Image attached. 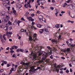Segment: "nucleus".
I'll return each instance as SVG.
<instances>
[{"mask_svg": "<svg viewBox=\"0 0 75 75\" xmlns=\"http://www.w3.org/2000/svg\"><path fill=\"white\" fill-rule=\"evenodd\" d=\"M31 54L32 57L33 56L34 59H35L36 60H38V59L40 60V59H41V55H42V54L41 53H39L38 57H37V54L33 52H31Z\"/></svg>", "mask_w": 75, "mask_h": 75, "instance_id": "nucleus-1", "label": "nucleus"}, {"mask_svg": "<svg viewBox=\"0 0 75 75\" xmlns=\"http://www.w3.org/2000/svg\"><path fill=\"white\" fill-rule=\"evenodd\" d=\"M43 57H42V60H40L38 61L39 63H42L44 62L45 60L47 59V57H48L49 55H48V53L45 52L43 54Z\"/></svg>", "mask_w": 75, "mask_h": 75, "instance_id": "nucleus-2", "label": "nucleus"}, {"mask_svg": "<svg viewBox=\"0 0 75 75\" xmlns=\"http://www.w3.org/2000/svg\"><path fill=\"white\" fill-rule=\"evenodd\" d=\"M41 69V67H38L37 69H35L34 67H32L30 68V70L29 71L30 72L31 74H34L36 72V71L38 69Z\"/></svg>", "mask_w": 75, "mask_h": 75, "instance_id": "nucleus-3", "label": "nucleus"}, {"mask_svg": "<svg viewBox=\"0 0 75 75\" xmlns=\"http://www.w3.org/2000/svg\"><path fill=\"white\" fill-rule=\"evenodd\" d=\"M53 50V48H51L50 47V48L49 50H47V52H45L46 53H48V55H51V54H52V52H54Z\"/></svg>", "mask_w": 75, "mask_h": 75, "instance_id": "nucleus-4", "label": "nucleus"}, {"mask_svg": "<svg viewBox=\"0 0 75 75\" xmlns=\"http://www.w3.org/2000/svg\"><path fill=\"white\" fill-rule=\"evenodd\" d=\"M39 20L41 22L44 21V22H46V21L45 18H43V16H42L40 15L38 17Z\"/></svg>", "mask_w": 75, "mask_h": 75, "instance_id": "nucleus-5", "label": "nucleus"}, {"mask_svg": "<svg viewBox=\"0 0 75 75\" xmlns=\"http://www.w3.org/2000/svg\"><path fill=\"white\" fill-rule=\"evenodd\" d=\"M72 50H73V48H72L70 47L69 48H67L66 50V55H67V54H68V53H70L71 51Z\"/></svg>", "mask_w": 75, "mask_h": 75, "instance_id": "nucleus-6", "label": "nucleus"}, {"mask_svg": "<svg viewBox=\"0 0 75 75\" xmlns=\"http://www.w3.org/2000/svg\"><path fill=\"white\" fill-rule=\"evenodd\" d=\"M61 67H62V66L60 65L57 66V67H56L55 68V70L57 71V72L58 73V72H59V68H60Z\"/></svg>", "mask_w": 75, "mask_h": 75, "instance_id": "nucleus-7", "label": "nucleus"}, {"mask_svg": "<svg viewBox=\"0 0 75 75\" xmlns=\"http://www.w3.org/2000/svg\"><path fill=\"white\" fill-rule=\"evenodd\" d=\"M35 51H37V52H40L41 51V50L39 49V47H38V46H37L35 47Z\"/></svg>", "mask_w": 75, "mask_h": 75, "instance_id": "nucleus-8", "label": "nucleus"}, {"mask_svg": "<svg viewBox=\"0 0 75 75\" xmlns=\"http://www.w3.org/2000/svg\"><path fill=\"white\" fill-rule=\"evenodd\" d=\"M37 34H34L33 35V41H35L36 40H37V37H36Z\"/></svg>", "mask_w": 75, "mask_h": 75, "instance_id": "nucleus-9", "label": "nucleus"}, {"mask_svg": "<svg viewBox=\"0 0 75 75\" xmlns=\"http://www.w3.org/2000/svg\"><path fill=\"white\" fill-rule=\"evenodd\" d=\"M66 43H67V45L69 47H74V46H75V45H71V44L69 43L68 42V41L67 42L66 41Z\"/></svg>", "mask_w": 75, "mask_h": 75, "instance_id": "nucleus-10", "label": "nucleus"}, {"mask_svg": "<svg viewBox=\"0 0 75 75\" xmlns=\"http://www.w3.org/2000/svg\"><path fill=\"white\" fill-rule=\"evenodd\" d=\"M17 52H18L20 51V52H23V51H24V50H23V49H18L16 50Z\"/></svg>", "mask_w": 75, "mask_h": 75, "instance_id": "nucleus-11", "label": "nucleus"}, {"mask_svg": "<svg viewBox=\"0 0 75 75\" xmlns=\"http://www.w3.org/2000/svg\"><path fill=\"white\" fill-rule=\"evenodd\" d=\"M46 61L47 62V63L48 64H50V63H51V62L50 60V59H46Z\"/></svg>", "mask_w": 75, "mask_h": 75, "instance_id": "nucleus-12", "label": "nucleus"}, {"mask_svg": "<svg viewBox=\"0 0 75 75\" xmlns=\"http://www.w3.org/2000/svg\"><path fill=\"white\" fill-rule=\"evenodd\" d=\"M8 26H5L4 28V30H5V31H7V30H8Z\"/></svg>", "mask_w": 75, "mask_h": 75, "instance_id": "nucleus-13", "label": "nucleus"}, {"mask_svg": "<svg viewBox=\"0 0 75 75\" xmlns=\"http://www.w3.org/2000/svg\"><path fill=\"white\" fill-rule=\"evenodd\" d=\"M52 41L53 42V43L54 44H57V40H52Z\"/></svg>", "mask_w": 75, "mask_h": 75, "instance_id": "nucleus-14", "label": "nucleus"}, {"mask_svg": "<svg viewBox=\"0 0 75 75\" xmlns=\"http://www.w3.org/2000/svg\"><path fill=\"white\" fill-rule=\"evenodd\" d=\"M5 1L6 3L8 4V5H9V4H10V1L9 0H6Z\"/></svg>", "mask_w": 75, "mask_h": 75, "instance_id": "nucleus-15", "label": "nucleus"}, {"mask_svg": "<svg viewBox=\"0 0 75 75\" xmlns=\"http://www.w3.org/2000/svg\"><path fill=\"white\" fill-rule=\"evenodd\" d=\"M55 26V27H56L57 28H59V27H60V25L59 24H56Z\"/></svg>", "mask_w": 75, "mask_h": 75, "instance_id": "nucleus-16", "label": "nucleus"}, {"mask_svg": "<svg viewBox=\"0 0 75 75\" xmlns=\"http://www.w3.org/2000/svg\"><path fill=\"white\" fill-rule=\"evenodd\" d=\"M61 50L62 51V52H64L66 54V50L65 49H61Z\"/></svg>", "mask_w": 75, "mask_h": 75, "instance_id": "nucleus-17", "label": "nucleus"}, {"mask_svg": "<svg viewBox=\"0 0 75 75\" xmlns=\"http://www.w3.org/2000/svg\"><path fill=\"white\" fill-rule=\"evenodd\" d=\"M58 10H56V12L55 13V15H56V16H57V15L58 14Z\"/></svg>", "mask_w": 75, "mask_h": 75, "instance_id": "nucleus-18", "label": "nucleus"}, {"mask_svg": "<svg viewBox=\"0 0 75 75\" xmlns=\"http://www.w3.org/2000/svg\"><path fill=\"white\" fill-rule=\"evenodd\" d=\"M37 27L39 28H41V25L38 24L37 25Z\"/></svg>", "mask_w": 75, "mask_h": 75, "instance_id": "nucleus-19", "label": "nucleus"}, {"mask_svg": "<svg viewBox=\"0 0 75 75\" xmlns=\"http://www.w3.org/2000/svg\"><path fill=\"white\" fill-rule=\"evenodd\" d=\"M29 40L30 41H33V39H32V37L30 36H29Z\"/></svg>", "mask_w": 75, "mask_h": 75, "instance_id": "nucleus-20", "label": "nucleus"}, {"mask_svg": "<svg viewBox=\"0 0 75 75\" xmlns=\"http://www.w3.org/2000/svg\"><path fill=\"white\" fill-rule=\"evenodd\" d=\"M13 13H14V14H15V15H17V13H16V11L15 10H13Z\"/></svg>", "mask_w": 75, "mask_h": 75, "instance_id": "nucleus-21", "label": "nucleus"}, {"mask_svg": "<svg viewBox=\"0 0 75 75\" xmlns=\"http://www.w3.org/2000/svg\"><path fill=\"white\" fill-rule=\"evenodd\" d=\"M40 51H41V50H42V49H44V47H42V46H40Z\"/></svg>", "mask_w": 75, "mask_h": 75, "instance_id": "nucleus-22", "label": "nucleus"}, {"mask_svg": "<svg viewBox=\"0 0 75 75\" xmlns=\"http://www.w3.org/2000/svg\"><path fill=\"white\" fill-rule=\"evenodd\" d=\"M69 7L70 8H71H71H72L73 9L74 8V6H73L72 5H70Z\"/></svg>", "mask_w": 75, "mask_h": 75, "instance_id": "nucleus-23", "label": "nucleus"}, {"mask_svg": "<svg viewBox=\"0 0 75 75\" xmlns=\"http://www.w3.org/2000/svg\"><path fill=\"white\" fill-rule=\"evenodd\" d=\"M32 19V17H27V19H29V21H30V20H31L30 19Z\"/></svg>", "mask_w": 75, "mask_h": 75, "instance_id": "nucleus-24", "label": "nucleus"}, {"mask_svg": "<svg viewBox=\"0 0 75 75\" xmlns=\"http://www.w3.org/2000/svg\"><path fill=\"white\" fill-rule=\"evenodd\" d=\"M25 7L26 8H28V4H25Z\"/></svg>", "mask_w": 75, "mask_h": 75, "instance_id": "nucleus-25", "label": "nucleus"}, {"mask_svg": "<svg viewBox=\"0 0 75 75\" xmlns=\"http://www.w3.org/2000/svg\"><path fill=\"white\" fill-rule=\"evenodd\" d=\"M4 71V69H1L0 70V73H2V72H3Z\"/></svg>", "mask_w": 75, "mask_h": 75, "instance_id": "nucleus-26", "label": "nucleus"}, {"mask_svg": "<svg viewBox=\"0 0 75 75\" xmlns=\"http://www.w3.org/2000/svg\"><path fill=\"white\" fill-rule=\"evenodd\" d=\"M6 18L7 20H8L10 18V16H6Z\"/></svg>", "mask_w": 75, "mask_h": 75, "instance_id": "nucleus-27", "label": "nucleus"}, {"mask_svg": "<svg viewBox=\"0 0 75 75\" xmlns=\"http://www.w3.org/2000/svg\"><path fill=\"white\" fill-rule=\"evenodd\" d=\"M8 23L9 25H11V23L10 22V21H9L8 22Z\"/></svg>", "mask_w": 75, "mask_h": 75, "instance_id": "nucleus-28", "label": "nucleus"}, {"mask_svg": "<svg viewBox=\"0 0 75 75\" xmlns=\"http://www.w3.org/2000/svg\"><path fill=\"white\" fill-rule=\"evenodd\" d=\"M28 65H29V63H27L25 64V66L28 67Z\"/></svg>", "mask_w": 75, "mask_h": 75, "instance_id": "nucleus-29", "label": "nucleus"}, {"mask_svg": "<svg viewBox=\"0 0 75 75\" xmlns=\"http://www.w3.org/2000/svg\"><path fill=\"white\" fill-rule=\"evenodd\" d=\"M6 36H8L9 35V32H6Z\"/></svg>", "mask_w": 75, "mask_h": 75, "instance_id": "nucleus-30", "label": "nucleus"}, {"mask_svg": "<svg viewBox=\"0 0 75 75\" xmlns=\"http://www.w3.org/2000/svg\"><path fill=\"white\" fill-rule=\"evenodd\" d=\"M59 2L60 1V3H62V2L63 1H64V0H58Z\"/></svg>", "mask_w": 75, "mask_h": 75, "instance_id": "nucleus-31", "label": "nucleus"}, {"mask_svg": "<svg viewBox=\"0 0 75 75\" xmlns=\"http://www.w3.org/2000/svg\"><path fill=\"white\" fill-rule=\"evenodd\" d=\"M21 23V21H19L18 22H17V24L18 25V26H19V24Z\"/></svg>", "mask_w": 75, "mask_h": 75, "instance_id": "nucleus-32", "label": "nucleus"}, {"mask_svg": "<svg viewBox=\"0 0 75 75\" xmlns=\"http://www.w3.org/2000/svg\"><path fill=\"white\" fill-rule=\"evenodd\" d=\"M45 31L47 33V32H48V30L47 29H45Z\"/></svg>", "mask_w": 75, "mask_h": 75, "instance_id": "nucleus-33", "label": "nucleus"}, {"mask_svg": "<svg viewBox=\"0 0 75 75\" xmlns=\"http://www.w3.org/2000/svg\"><path fill=\"white\" fill-rule=\"evenodd\" d=\"M50 58H51V59H53V56L52 55H51L50 57Z\"/></svg>", "mask_w": 75, "mask_h": 75, "instance_id": "nucleus-34", "label": "nucleus"}, {"mask_svg": "<svg viewBox=\"0 0 75 75\" xmlns=\"http://www.w3.org/2000/svg\"><path fill=\"white\" fill-rule=\"evenodd\" d=\"M61 35H60L59 36V38H58V39H59V40H61Z\"/></svg>", "mask_w": 75, "mask_h": 75, "instance_id": "nucleus-35", "label": "nucleus"}, {"mask_svg": "<svg viewBox=\"0 0 75 75\" xmlns=\"http://www.w3.org/2000/svg\"><path fill=\"white\" fill-rule=\"evenodd\" d=\"M29 14V12H27L26 13V16H27Z\"/></svg>", "mask_w": 75, "mask_h": 75, "instance_id": "nucleus-36", "label": "nucleus"}, {"mask_svg": "<svg viewBox=\"0 0 75 75\" xmlns=\"http://www.w3.org/2000/svg\"><path fill=\"white\" fill-rule=\"evenodd\" d=\"M47 48H48V50H49L50 48V46H47Z\"/></svg>", "mask_w": 75, "mask_h": 75, "instance_id": "nucleus-37", "label": "nucleus"}, {"mask_svg": "<svg viewBox=\"0 0 75 75\" xmlns=\"http://www.w3.org/2000/svg\"><path fill=\"white\" fill-rule=\"evenodd\" d=\"M12 34H13V33L12 32L10 31L9 32V34H10V35H11Z\"/></svg>", "mask_w": 75, "mask_h": 75, "instance_id": "nucleus-38", "label": "nucleus"}, {"mask_svg": "<svg viewBox=\"0 0 75 75\" xmlns=\"http://www.w3.org/2000/svg\"><path fill=\"white\" fill-rule=\"evenodd\" d=\"M16 54H13V55L12 56V57H13V58H14V57H16Z\"/></svg>", "mask_w": 75, "mask_h": 75, "instance_id": "nucleus-39", "label": "nucleus"}, {"mask_svg": "<svg viewBox=\"0 0 75 75\" xmlns=\"http://www.w3.org/2000/svg\"><path fill=\"white\" fill-rule=\"evenodd\" d=\"M37 13H38V14H40L41 12L39 11H38L37 12Z\"/></svg>", "mask_w": 75, "mask_h": 75, "instance_id": "nucleus-40", "label": "nucleus"}, {"mask_svg": "<svg viewBox=\"0 0 75 75\" xmlns=\"http://www.w3.org/2000/svg\"><path fill=\"white\" fill-rule=\"evenodd\" d=\"M43 62V64H48V63L46 61H45V62Z\"/></svg>", "mask_w": 75, "mask_h": 75, "instance_id": "nucleus-41", "label": "nucleus"}, {"mask_svg": "<svg viewBox=\"0 0 75 75\" xmlns=\"http://www.w3.org/2000/svg\"><path fill=\"white\" fill-rule=\"evenodd\" d=\"M10 52L11 53H13V52H14V50H11Z\"/></svg>", "mask_w": 75, "mask_h": 75, "instance_id": "nucleus-42", "label": "nucleus"}, {"mask_svg": "<svg viewBox=\"0 0 75 75\" xmlns=\"http://www.w3.org/2000/svg\"><path fill=\"white\" fill-rule=\"evenodd\" d=\"M69 71L68 69H67L66 71V73H69Z\"/></svg>", "mask_w": 75, "mask_h": 75, "instance_id": "nucleus-43", "label": "nucleus"}, {"mask_svg": "<svg viewBox=\"0 0 75 75\" xmlns=\"http://www.w3.org/2000/svg\"><path fill=\"white\" fill-rule=\"evenodd\" d=\"M35 16V14H34V13L31 14V16L32 17H33V16Z\"/></svg>", "mask_w": 75, "mask_h": 75, "instance_id": "nucleus-44", "label": "nucleus"}, {"mask_svg": "<svg viewBox=\"0 0 75 75\" xmlns=\"http://www.w3.org/2000/svg\"><path fill=\"white\" fill-rule=\"evenodd\" d=\"M50 8L52 10H53L54 9V8L53 7H50Z\"/></svg>", "mask_w": 75, "mask_h": 75, "instance_id": "nucleus-45", "label": "nucleus"}, {"mask_svg": "<svg viewBox=\"0 0 75 75\" xmlns=\"http://www.w3.org/2000/svg\"><path fill=\"white\" fill-rule=\"evenodd\" d=\"M0 15H1V16H5V14H3V13H1Z\"/></svg>", "mask_w": 75, "mask_h": 75, "instance_id": "nucleus-46", "label": "nucleus"}, {"mask_svg": "<svg viewBox=\"0 0 75 75\" xmlns=\"http://www.w3.org/2000/svg\"><path fill=\"white\" fill-rule=\"evenodd\" d=\"M16 21L14 22V24H15V25H16V24H17V22H16V20H15Z\"/></svg>", "mask_w": 75, "mask_h": 75, "instance_id": "nucleus-47", "label": "nucleus"}, {"mask_svg": "<svg viewBox=\"0 0 75 75\" xmlns=\"http://www.w3.org/2000/svg\"><path fill=\"white\" fill-rule=\"evenodd\" d=\"M10 72L9 73L8 75H10V74H11V73H12V70H10Z\"/></svg>", "mask_w": 75, "mask_h": 75, "instance_id": "nucleus-48", "label": "nucleus"}, {"mask_svg": "<svg viewBox=\"0 0 75 75\" xmlns=\"http://www.w3.org/2000/svg\"><path fill=\"white\" fill-rule=\"evenodd\" d=\"M0 38L1 39H2V35L1 34H0Z\"/></svg>", "mask_w": 75, "mask_h": 75, "instance_id": "nucleus-49", "label": "nucleus"}, {"mask_svg": "<svg viewBox=\"0 0 75 75\" xmlns=\"http://www.w3.org/2000/svg\"><path fill=\"white\" fill-rule=\"evenodd\" d=\"M24 30L23 29H22L21 30V32H22V33L23 32H24Z\"/></svg>", "mask_w": 75, "mask_h": 75, "instance_id": "nucleus-50", "label": "nucleus"}, {"mask_svg": "<svg viewBox=\"0 0 75 75\" xmlns=\"http://www.w3.org/2000/svg\"><path fill=\"white\" fill-rule=\"evenodd\" d=\"M42 3H45V1L44 0H42Z\"/></svg>", "mask_w": 75, "mask_h": 75, "instance_id": "nucleus-51", "label": "nucleus"}, {"mask_svg": "<svg viewBox=\"0 0 75 75\" xmlns=\"http://www.w3.org/2000/svg\"><path fill=\"white\" fill-rule=\"evenodd\" d=\"M10 64H7V67H10Z\"/></svg>", "mask_w": 75, "mask_h": 75, "instance_id": "nucleus-52", "label": "nucleus"}, {"mask_svg": "<svg viewBox=\"0 0 75 75\" xmlns=\"http://www.w3.org/2000/svg\"><path fill=\"white\" fill-rule=\"evenodd\" d=\"M13 47H15V49H16L17 48V46H13Z\"/></svg>", "mask_w": 75, "mask_h": 75, "instance_id": "nucleus-53", "label": "nucleus"}, {"mask_svg": "<svg viewBox=\"0 0 75 75\" xmlns=\"http://www.w3.org/2000/svg\"><path fill=\"white\" fill-rule=\"evenodd\" d=\"M61 58L62 59H65V57H61Z\"/></svg>", "mask_w": 75, "mask_h": 75, "instance_id": "nucleus-54", "label": "nucleus"}, {"mask_svg": "<svg viewBox=\"0 0 75 75\" xmlns=\"http://www.w3.org/2000/svg\"><path fill=\"white\" fill-rule=\"evenodd\" d=\"M41 7L42 8H43V9H44V8H45L44 6H41Z\"/></svg>", "mask_w": 75, "mask_h": 75, "instance_id": "nucleus-55", "label": "nucleus"}, {"mask_svg": "<svg viewBox=\"0 0 75 75\" xmlns=\"http://www.w3.org/2000/svg\"><path fill=\"white\" fill-rule=\"evenodd\" d=\"M19 70H18V72H21V69H19Z\"/></svg>", "mask_w": 75, "mask_h": 75, "instance_id": "nucleus-56", "label": "nucleus"}, {"mask_svg": "<svg viewBox=\"0 0 75 75\" xmlns=\"http://www.w3.org/2000/svg\"><path fill=\"white\" fill-rule=\"evenodd\" d=\"M21 20H23V21H25V20H24L23 18H21Z\"/></svg>", "mask_w": 75, "mask_h": 75, "instance_id": "nucleus-57", "label": "nucleus"}, {"mask_svg": "<svg viewBox=\"0 0 75 75\" xmlns=\"http://www.w3.org/2000/svg\"><path fill=\"white\" fill-rule=\"evenodd\" d=\"M34 19H32H32H31V21L32 22H33V21H34Z\"/></svg>", "mask_w": 75, "mask_h": 75, "instance_id": "nucleus-58", "label": "nucleus"}, {"mask_svg": "<svg viewBox=\"0 0 75 75\" xmlns=\"http://www.w3.org/2000/svg\"><path fill=\"white\" fill-rule=\"evenodd\" d=\"M12 29V26H10L9 27V30H11Z\"/></svg>", "mask_w": 75, "mask_h": 75, "instance_id": "nucleus-59", "label": "nucleus"}, {"mask_svg": "<svg viewBox=\"0 0 75 75\" xmlns=\"http://www.w3.org/2000/svg\"><path fill=\"white\" fill-rule=\"evenodd\" d=\"M1 41L2 42V43H3V42H4V39H2L1 40Z\"/></svg>", "mask_w": 75, "mask_h": 75, "instance_id": "nucleus-60", "label": "nucleus"}, {"mask_svg": "<svg viewBox=\"0 0 75 75\" xmlns=\"http://www.w3.org/2000/svg\"><path fill=\"white\" fill-rule=\"evenodd\" d=\"M52 51H55V48L54 47H53V50Z\"/></svg>", "mask_w": 75, "mask_h": 75, "instance_id": "nucleus-61", "label": "nucleus"}, {"mask_svg": "<svg viewBox=\"0 0 75 75\" xmlns=\"http://www.w3.org/2000/svg\"><path fill=\"white\" fill-rule=\"evenodd\" d=\"M10 7L9 6L8 7V10H10Z\"/></svg>", "mask_w": 75, "mask_h": 75, "instance_id": "nucleus-62", "label": "nucleus"}, {"mask_svg": "<svg viewBox=\"0 0 75 75\" xmlns=\"http://www.w3.org/2000/svg\"><path fill=\"white\" fill-rule=\"evenodd\" d=\"M2 13H3V14H5V11H2Z\"/></svg>", "mask_w": 75, "mask_h": 75, "instance_id": "nucleus-63", "label": "nucleus"}, {"mask_svg": "<svg viewBox=\"0 0 75 75\" xmlns=\"http://www.w3.org/2000/svg\"><path fill=\"white\" fill-rule=\"evenodd\" d=\"M70 72H72V69H70Z\"/></svg>", "mask_w": 75, "mask_h": 75, "instance_id": "nucleus-64", "label": "nucleus"}]
</instances>
